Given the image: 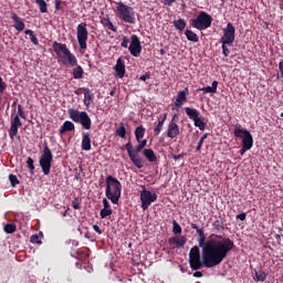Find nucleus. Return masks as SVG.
Returning <instances> with one entry per match:
<instances>
[{"label":"nucleus","mask_w":283,"mask_h":283,"mask_svg":"<svg viewBox=\"0 0 283 283\" xmlns=\"http://www.w3.org/2000/svg\"><path fill=\"white\" fill-rule=\"evenodd\" d=\"M114 71L117 78H125V61L123 59H117Z\"/></svg>","instance_id":"nucleus-20"},{"label":"nucleus","mask_w":283,"mask_h":283,"mask_svg":"<svg viewBox=\"0 0 283 283\" xmlns=\"http://www.w3.org/2000/svg\"><path fill=\"white\" fill-rule=\"evenodd\" d=\"M250 148H247L245 146H242V148L240 149V156H244V154H247V151H249Z\"/></svg>","instance_id":"nucleus-55"},{"label":"nucleus","mask_w":283,"mask_h":283,"mask_svg":"<svg viewBox=\"0 0 283 283\" xmlns=\"http://www.w3.org/2000/svg\"><path fill=\"white\" fill-rule=\"evenodd\" d=\"M200 149H202V145L200 143H198V145L196 147V151H200Z\"/></svg>","instance_id":"nucleus-62"},{"label":"nucleus","mask_w":283,"mask_h":283,"mask_svg":"<svg viewBox=\"0 0 283 283\" xmlns=\"http://www.w3.org/2000/svg\"><path fill=\"white\" fill-rule=\"evenodd\" d=\"M269 274H266L264 271L262 270H254V280H256V282H265L266 277Z\"/></svg>","instance_id":"nucleus-30"},{"label":"nucleus","mask_w":283,"mask_h":283,"mask_svg":"<svg viewBox=\"0 0 283 283\" xmlns=\"http://www.w3.org/2000/svg\"><path fill=\"white\" fill-rule=\"evenodd\" d=\"M235 41V27L233 23L229 22L227 27L223 29V34L220 38V43H228V45H233Z\"/></svg>","instance_id":"nucleus-12"},{"label":"nucleus","mask_w":283,"mask_h":283,"mask_svg":"<svg viewBox=\"0 0 283 283\" xmlns=\"http://www.w3.org/2000/svg\"><path fill=\"white\" fill-rule=\"evenodd\" d=\"M83 74H84V71H83V66L81 65H76L74 69H73V78H83Z\"/></svg>","instance_id":"nucleus-34"},{"label":"nucleus","mask_w":283,"mask_h":283,"mask_svg":"<svg viewBox=\"0 0 283 283\" xmlns=\"http://www.w3.org/2000/svg\"><path fill=\"white\" fill-rule=\"evenodd\" d=\"M76 36L80 50H87V39L90 36V32L87 31V23L82 22L77 25Z\"/></svg>","instance_id":"nucleus-9"},{"label":"nucleus","mask_w":283,"mask_h":283,"mask_svg":"<svg viewBox=\"0 0 283 283\" xmlns=\"http://www.w3.org/2000/svg\"><path fill=\"white\" fill-rule=\"evenodd\" d=\"M193 123H195V127H198L201 132H205L207 124H205V122L200 117L195 119Z\"/></svg>","instance_id":"nucleus-40"},{"label":"nucleus","mask_w":283,"mask_h":283,"mask_svg":"<svg viewBox=\"0 0 283 283\" xmlns=\"http://www.w3.org/2000/svg\"><path fill=\"white\" fill-rule=\"evenodd\" d=\"M93 230L95 231V233H98V235H103V230H101V227H98V224H94Z\"/></svg>","instance_id":"nucleus-51"},{"label":"nucleus","mask_w":283,"mask_h":283,"mask_svg":"<svg viewBox=\"0 0 283 283\" xmlns=\"http://www.w3.org/2000/svg\"><path fill=\"white\" fill-rule=\"evenodd\" d=\"M235 138H241L242 147L251 149L253 147V135L244 128H234Z\"/></svg>","instance_id":"nucleus-10"},{"label":"nucleus","mask_w":283,"mask_h":283,"mask_svg":"<svg viewBox=\"0 0 283 283\" xmlns=\"http://www.w3.org/2000/svg\"><path fill=\"white\" fill-rule=\"evenodd\" d=\"M128 51L130 52L132 56H140V52H143V44H140V38H138V35H130V44L128 46Z\"/></svg>","instance_id":"nucleus-13"},{"label":"nucleus","mask_w":283,"mask_h":283,"mask_svg":"<svg viewBox=\"0 0 283 283\" xmlns=\"http://www.w3.org/2000/svg\"><path fill=\"white\" fill-rule=\"evenodd\" d=\"M84 92V105L85 107H90L92 103H94V94L88 87L80 88Z\"/></svg>","instance_id":"nucleus-22"},{"label":"nucleus","mask_w":283,"mask_h":283,"mask_svg":"<svg viewBox=\"0 0 283 283\" xmlns=\"http://www.w3.org/2000/svg\"><path fill=\"white\" fill-rule=\"evenodd\" d=\"M106 182V189H105V196L107 200H111L113 205H118V201L120 200V195L123 191V185L118 179L115 177H112V175H108L105 178Z\"/></svg>","instance_id":"nucleus-2"},{"label":"nucleus","mask_w":283,"mask_h":283,"mask_svg":"<svg viewBox=\"0 0 283 283\" xmlns=\"http://www.w3.org/2000/svg\"><path fill=\"white\" fill-rule=\"evenodd\" d=\"M212 227L216 231H222V229H224V222H222V220H216L213 221Z\"/></svg>","instance_id":"nucleus-41"},{"label":"nucleus","mask_w":283,"mask_h":283,"mask_svg":"<svg viewBox=\"0 0 283 283\" xmlns=\"http://www.w3.org/2000/svg\"><path fill=\"white\" fill-rule=\"evenodd\" d=\"M8 87V84L3 81V77L0 76V94H3ZM0 103H1V96H0Z\"/></svg>","instance_id":"nucleus-44"},{"label":"nucleus","mask_w":283,"mask_h":283,"mask_svg":"<svg viewBox=\"0 0 283 283\" xmlns=\"http://www.w3.org/2000/svg\"><path fill=\"white\" fill-rule=\"evenodd\" d=\"M125 149H126L133 165H135V167H137V169H143V167H144L143 159L138 156V154H140V151H143V149H144L143 146L140 144H138L134 149V145H132V142H128L125 145Z\"/></svg>","instance_id":"nucleus-6"},{"label":"nucleus","mask_w":283,"mask_h":283,"mask_svg":"<svg viewBox=\"0 0 283 283\" xmlns=\"http://www.w3.org/2000/svg\"><path fill=\"white\" fill-rule=\"evenodd\" d=\"M143 155L148 160V163H156V160H158V157H156V153H154L151 148L144 149Z\"/></svg>","instance_id":"nucleus-26"},{"label":"nucleus","mask_w":283,"mask_h":283,"mask_svg":"<svg viewBox=\"0 0 283 283\" xmlns=\"http://www.w3.org/2000/svg\"><path fill=\"white\" fill-rule=\"evenodd\" d=\"M189 264L192 271H200V269H202V261H200V248H198V245L190 249Z\"/></svg>","instance_id":"nucleus-11"},{"label":"nucleus","mask_w":283,"mask_h":283,"mask_svg":"<svg viewBox=\"0 0 283 283\" xmlns=\"http://www.w3.org/2000/svg\"><path fill=\"white\" fill-rule=\"evenodd\" d=\"M53 51L55 52L56 56H59V59H62L66 55L67 52H70V50L67 49V44L65 43H61V42H53Z\"/></svg>","instance_id":"nucleus-16"},{"label":"nucleus","mask_w":283,"mask_h":283,"mask_svg":"<svg viewBox=\"0 0 283 283\" xmlns=\"http://www.w3.org/2000/svg\"><path fill=\"white\" fill-rule=\"evenodd\" d=\"M64 65H70L71 67H76L78 65V60L76 55L72 53V51H67V53L61 59Z\"/></svg>","instance_id":"nucleus-19"},{"label":"nucleus","mask_w":283,"mask_h":283,"mask_svg":"<svg viewBox=\"0 0 283 283\" xmlns=\"http://www.w3.org/2000/svg\"><path fill=\"white\" fill-rule=\"evenodd\" d=\"M116 136L119 138H126L127 136V128H125V124L120 123L119 127L115 130Z\"/></svg>","instance_id":"nucleus-33"},{"label":"nucleus","mask_w":283,"mask_h":283,"mask_svg":"<svg viewBox=\"0 0 283 283\" xmlns=\"http://www.w3.org/2000/svg\"><path fill=\"white\" fill-rule=\"evenodd\" d=\"M191 229H195L198 233V231H203L202 229L198 228V224L191 223Z\"/></svg>","instance_id":"nucleus-58"},{"label":"nucleus","mask_w":283,"mask_h":283,"mask_svg":"<svg viewBox=\"0 0 283 283\" xmlns=\"http://www.w3.org/2000/svg\"><path fill=\"white\" fill-rule=\"evenodd\" d=\"M174 27L176 28V30H178L179 32H182L185 30V28H187V21H185V19H178L174 21Z\"/></svg>","instance_id":"nucleus-31"},{"label":"nucleus","mask_w":283,"mask_h":283,"mask_svg":"<svg viewBox=\"0 0 283 283\" xmlns=\"http://www.w3.org/2000/svg\"><path fill=\"white\" fill-rule=\"evenodd\" d=\"M120 45L122 48H127L129 45V39L127 36H124Z\"/></svg>","instance_id":"nucleus-49"},{"label":"nucleus","mask_w":283,"mask_h":283,"mask_svg":"<svg viewBox=\"0 0 283 283\" xmlns=\"http://www.w3.org/2000/svg\"><path fill=\"white\" fill-rule=\"evenodd\" d=\"M203 94H216L218 92V81H213L211 86H206L201 88Z\"/></svg>","instance_id":"nucleus-28"},{"label":"nucleus","mask_w":283,"mask_h":283,"mask_svg":"<svg viewBox=\"0 0 283 283\" xmlns=\"http://www.w3.org/2000/svg\"><path fill=\"white\" fill-rule=\"evenodd\" d=\"M156 200H158V195L147 190V188L143 186V190L140 192V207L143 211H147V209H149V207H151L153 202H156Z\"/></svg>","instance_id":"nucleus-8"},{"label":"nucleus","mask_w":283,"mask_h":283,"mask_svg":"<svg viewBox=\"0 0 283 283\" xmlns=\"http://www.w3.org/2000/svg\"><path fill=\"white\" fill-rule=\"evenodd\" d=\"M101 23L104 28H106V30H111L112 32H117L116 27L114 25V23H112L109 18H102Z\"/></svg>","instance_id":"nucleus-27"},{"label":"nucleus","mask_w":283,"mask_h":283,"mask_svg":"<svg viewBox=\"0 0 283 283\" xmlns=\"http://www.w3.org/2000/svg\"><path fill=\"white\" fill-rule=\"evenodd\" d=\"M193 277H202V272L200 271L195 272Z\"/></svg>","instance_id":"nucleus-61"},{"label":"nucleus","mask_w":283,"mask_h":283,"mask_svg":"<svg viewBox=\"0 0 283 283\" xmlns=\"http://www.w3.org/2000/svg\"><path fill=\"white\" fill-rule=\"evenodd\" d=\"M139 145L145 149L147 147V139L139 140Z\"/></svg>","instance_id":"nucleus-57"},{"label":"nucleus","mask_w":283,"mask_h":283,"mask_svg":"<svg viewBox=\"0 0 283 283\" xmlns=\"http://www.w3.org/2000/svg\"><path fill=\"white\" fill-rule=\"evenodd\" d=\"M147 78H149V74H144L139 77V81H147Z\"/></svg>","instance_id":"nucleus-60"},{"label":"nucleus","mask_w":283,"mask_h":283,"mask_svg":"<svg viewBox=\"0 0 283 283\" xmlns=\"http://www.w3.org/2000/svg\"><path fill=\"white\" fill-rule=\"evenodd\" d=\"M27 165H28L30 171H34V159H32V157H28Z\"/></svg>","instance_id":"nucleus-48"},{"label":"nucleus","mask_w":283,"mask_h":283,"mask_svg":"<svg viewBox=\"0 0 283 283\" xmlns=\"http://www.w3.org/2000/svg\"><path fill=\"white\" fill-rule=\"evenodd\" d=\"M55 10H61V0H55Z\"/></svg>","instance_id":"nucleus-59"},{"label":"nucleus","mask_w":283,"mask_h":283,"mask_svg":"<svg viewBox=\"0 0 283 283\" xmlns=\"http://www.w3.org/2000/svg\"><path fill=\"white\" fill-rule=\"evenodd\" d=\"M176 3V0H164V6H174Z\"/></svg>","instance_id":"nucleus-56"},{"label":"nucleus","mask_w":283,"mask_h":283,"mask_svg":"<svg viewBox=\"0 0 283 283\" xmlns=\"http://www.w3.org/2000/svg\"><path fill=\"white\" fill-rule=\"evenodd\" d=\"M208 137H209V133H205V134L201 136L200 140L198 142L199 145H203L205 140H207Z\"/></svg>","instance_id":"nucleus-52"},{"label":"nucleus","mask_w":283,"mask_h":283,"mask_svg":"<svg viewBox=\"0 0 283 283\" xmlns=\"http://www.w3.org/2000/svg\"><path fill=\"white\" fill-rule=\"evenodd\" d=\"M187 94H189V88H185L184 91H179L174 103V106L179 109L182 107L185 103H187Z\"/></svg>","instance_id":"nucleus-17"},{"label":"nucleus","mask_w":283,"mask_h":283,"mask_svg":"<svg viewBox=\"0 0 283 283\" xmlns=\"http://www.w3.org/2000/svg\"><path fill=\"white\" fill-rule=\"evenodd\" d=\"M117 12L119 14V19H122L124 23H136V12H134V8L123 2H118Z\"/></svg>","instance_id":"nucleus-7"},{"label":"nucleus","mask_w":283,"mask_h":283,"mask_svg":"<svg viewBox=\"0 0 283 283\" xmlns=\"http://www.w3.org/2000/svg\"><path fill=\"white\" fill-rule=\"evenodd\" d=\"M72 207L73 209H76V210L81 209V203L78 202V199L73 200Z\"/></svg>","instance_id":"nucleus-50"},{"label":"nucleus","mask_w":283,"mask_h":283,"mask_svg":"<svg viewBox=\"0 0 283 283\" xmlns=\"http://www.w3.org/2000/svg\"><path fill=\"white\" fill-rule=\"evenodd\" d=\"M74 129H76L74 123H72L71 120H65L60 128V136L67 134V132H74Z\"/></svg>","instance_id":"nucleus-24"},{"label":"nucleus","mask_w":283,"mask_h":283,"mask_svg":"<svg viewBox=\"0 0 283 283\" xmlns=\"http://www.w3.org/2000/svg\"><path fill=\"white\" fill-rule=\"evenodd\" d=\"M172 233H175V235H180V233H182V227H180V223L176 220L172 221Z\"/></svg>","instance_id":"nucleus-38"},{"label":"nucleus","mask_w":283,"mask_h":283,"mask_svg":"<svg viewBox=\"0 0 283 283\" xmlns=\"http://www.w3.org/2000/svg\"><path fill=\"white\" fill-rule=\"evenodd\" d=\"M211 23H213V18L211 14L207 13V11L199 12L198 17L191 20L192 28H196L199 32H202V30H209Z\"/></svg>","instance_id":"nucleus-5"},{"label":"nucleus","mask_w":283,"mask_h":283,"mask_svg":"<svg viewBox=\"0 0 283 283\" xmlns=\"http://www.w3.org/2000/svg\"><path fill=\"white\" fill-rule=\"evenodd\" d=\"M180 134V127L176 123V115L171 118L168 128H167V137L168 138H176Z\"/></svg>","instance_id":"nucleus-15"},{"label":"nucleus","mask_w":283,"mask_h":283,"mask_svg":"<svg viewBox=\"0 0 283 283\" xmlns=\"http://www.w3.org/2000/svg\"><path fill=\"white\" fill-rule=\"evenodd\" d=\"M222 43V54L224 56H229V54L231 53V51L229 50V48L227 45H229V43H224V42H221Z\"/></svg>","instance_id":"nucleus-46"},{"label":"nucleus","mask_w":283,"mask_h":283,"mask_svg":"<svg viewBox=\"0 0 283 283\" xmlns=\"http://www.w3.org/2000/svg\"><path fill=\"white\" fill-rule=\"evenodd\" d=\"M168 244H175L178 249H184L185 244H187V238L172 237L168 240Z\"/></svg>","instance_id":"nucleus-23"},{"label":"nucleus","mask_w":283,"mask_h":283,"mask_svg":"<svg viewBox=\"0 0 283 283\" xmlns=\"http://www.w3.org/2000/svg\"><path fill=\"white\" fill-rule=\"evenodd\" d=\"M24 34H29V39L31 41V43H33V45H39V38H36V35H34V31L32 30H25Z\"/></svg>","instance_id":"nucleus-35"},{"label":"nucleus","mask_w":283,"mask_h":283,"mask_svg":"<svg viewBox=\"0 0 283 283\" xmlns=\"http://www.w3.org/2000/svg\"><path fill=\"white\" fill-rule=\"evenodd\" d=\"M135 138H136L137 143H140V140H143V138H145V127L138 126L135 129Z\"/></svg>","instance_id":"nucleus-32"},{"label":"nucleus","mask_w":283,"mask_h":283,"mask_svg":"<svg viewBox=\"0 0 283 283\" xmlns=\"http://www.w3.org/2000/svg\"><path fill=\"white\" fill-rule=\"evenodd\" d=\"M112 213H114V210L112 209H106V208H103L99 212V216L102 219H105L107 218L108 216H112Z\"/></svg>","instance_id":"nucleus-43"},{"label":"nucleus","mask_w":283,"mask_h":283,"mask_svg":"<svg viewBox=\"0 0 283 283\" xmlns=\"http://www.w3.org/2000/svg\"><path fill=\"white\" fill-rule=\"evenodd\" d=\"M186 39L188 41H191L192 43H198L200 41V38H198V34H196L193 31L187 29L185 31Z\"/></svg>","instance_id":"nucleus-29"},{"label":"nucleus","mask_w":283,"mask_h":283,"mask_svg":"<svg viewBox=\"0 0 283 283\" xmlns=\"http://www.w3.org/2000/svg\"><path fill=\"white\" fill-rule=\"evenodd\" d=\"M4 231L7 232V233H14V231H17V224H14V223H8V224H6L4 226Z\"/></svg>","instance_id":"nucleus-42"},{"label":"nucleus","mask_w":283,"mask_h":283,"mask_svg":"<svg viewBox=\"0 0 283 283\" xmlns=\"http://www.w3.org/2000/svg\"><path fill=\"white\" fill-rule=\"evenodd\" d=\"M103 207H104V209H112V207L109 206V201H107V199H103Z\"/></svg>","instance_id":"nucleus-54"},{"label":"nucleus","mask_w":283,"mask_h":283,"mask_svg":"<svg viewBox=\"0 0 283 283\" xmlns=\"http://www.w3.org/2000/svg\"><path fill=\"white\" fill-rule=\"evenodd\" d=\"M165 126V119H158L157 126L154 128V135L159 136L163 132V127Z\"/></svg>","instance_id":"nucleus-37"},{"label":"nucleus","mask_w":283,"mask_h":283,"mask_svg":"<svg viewBox=\"0 0 283 283\" xmlns=\"http://www.w3.org/2000/svg\"><path fill=\"white\" fill-rule=\"evenodd\" d=\"M9 180L11 182V186L14 187L15 185H19V178L17 175H9Z\"/></svg>","instance_id":"nucleus-45"},{"label":"nucleus","mask_w":283,"mask_h":283,"mask_svg":"<svg viewBox=\"0 0 283 283\" xmlns=\"http://www.w3.org/2000/svg\"><path fill=\"white\" fill-rule=\"evenodd\" d=\"M185 112L190 120H196L197 118H200V112L196 108L185 107Z\"/></svg>","instance_id":"nucleus-25"},{"label":"nucleus","mask_w":283,"mask_h":283,"mask_svg":"<svg viewBox=\"0 0 283 283\" xmlns=\"http://www.w3.org/2000/svg\"><path fill=\"white\" fill-rule=\"evenodd\" d=\"M116 94V88H113L111 92H109V96H115Z\"/></svg>","instance_id":"nucleus-63"},{"label":"nucleus","mask_w":283,"mask_h":283,"mask_svg":"<svg viewBox=\"0 0 283 283\" xmlns=\"http://www.w3.org/2000/svg\"><path fill=\"white\" fill-rule=\"evenodd\" d=\"M35 3L39 6L40 12L42 14H45V12H48V2H45V0H35Z\"/></svg>","instance_id":"nucleus-36"},{"label":"nucleus","mask_w":283,"mask_h":283,"mask_svg":"<svg viewBox=\"0 0 283 283\" xmlns=\"http://www.w3.org/2000/svg\"><path fill=\"white\" fill-rule=\"evenodd\" d=\"M41 238H43V232H40L39 234L31 235L30 242L32 244H41Z\"/></svg>","instance_id":"nucleus-39"},{"label":"nucleus","mask_w":283,"mask_h":283,"mask_svg":"<svg viewBox=\"0 0 283 283\" xmlns=\"http://www.w3.org/2000/svg\"><path fill=\"white\" fill-rule=\"evenodd\" d=\"M174 158H175V160H179V158H182V156L181 155H177Z\"/></svg>","instance_id":"nucleus-64"},{"label":"nucleus","mask_w":283,"mask_h":283,"mask_svg":"<svg viewBox=\"0 0 283 283\" xmlns=\"http://www.w3.org/2000/svg\"><path fill=\"white\" fill-rule=\"evenodd\" d=\"M237 220H241V221L247 220V213L241 212V213L237 214Z\"/></svg>","instance_id":"nucleus-53"},{"label":"nucleus","mask_w":283,"mask_h":283,"mask_svg":"<svg viewBox=\"0 0 283 283\" xmlns=\"http://www.w3.org/2000/svg\"><path fill=\"white\" fill-rule=\"evenodd\" d=\"M81 149L83 151H90V149H92V134H90V132L82 133Z\"/></svg>","instance_id":"nucleus-18"},{"label":"nucleus","mask_w":283,"mask_h":283,"mask_svg":"<svg viewBox=\"0 0 283 283\" xmlns=\"http://www.w3.org/2000/svg\"><path fill=\"white\" fill-rule=\"evenodd\" d=\"M69 116L73 123H78L83 129H92V118L85 111H78L74 108L69 109Z\"/></svg>","instance_id":"nucleus-3"},{"label":"nucleus","mask_w":283,"mask_h":283,"mask_svg":"<svg viewBox=\"0 0 283 283\" xmlns=\"http://www.w3.org/2000/svg\"><path fill=\"white\" fill-rule=\"evenodd\" d=\"M53 158H54V155H52V150L50 149V146L45 144L42 155L40 156V159H39V164L42 169V174H44V176H50Z\"/></svg>","instance_id":"nucleus-4"},{"label":"nucleus","mask_w":283,"mask_h":283,"mask_svg":"<svg viewBox=\"0 0 283 283\" xmlns=\"http://www.w3.org/2000/svg\"><path fill=\"white\" fill-rule=\"evenodd\" d=\"M19 127H23V122H21V117H19V115H15L11 119V126L9 128V136L11 140H14V136L19 134Z\"/></svg>","instance_id":"nucleus-14"},{"label":"nucleus","mask_w":283,"mask_h":283,"mask_svg":"<svg viewBox=\"0 0 283 283\" xmlns=\"http://www.w3.org/2000/svg\"><path fill=\"white\" fill-rule=\"evenodd\" d=\"M11 19L13 21V28L17 30V32H23L25 30V23L17 13H12Z\"/></svg>","instance_id":"nucleus-21"},{"label":"nucleus","mask_w":283,"mask_h":283,"mask_svg":"<svg viewBox=\"0 0 283 283\" xmlns=\"http://www.w3.org/2000/svg\"><path fill=\"white\" fill-rule=\"evenodd\" d=\"M199 247H202L203 266L213 269L218 264H222L230 251H233L235 243L230 238L209 239L205 235V230H198Z\"/></svg>","instance_id":"nucleus-1"},{"label":"nucleus","mask_w":283,"mask_h":283,"mask_svg":"<svg viewBox=\"0 0 283 283\" xmlns=\"http://www.w3.org/2000/svg\"><path fill=\"white\" fill-rule=\"evenodd\" d=\"M17 116L18 118H23L25 120V112H23V107L21 106V104L18 105Z\"/></svg>","instance_id":"nucleus-47"}]
</instances>
